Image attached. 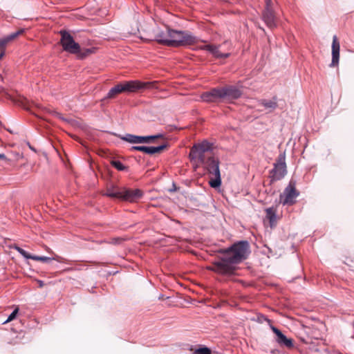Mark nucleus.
<instances>
[{
  "label": "nucleus",
  "instance_id": "1",
  "mask_svg": "<svg viewBox=\"0 0 354 354\" xmlns=\"http://www.w3.org/2000/svg\"><path fill=\"white\" fill-rule=\"evenodd\" d=\"M250 252V246L248 241L235 242L227 248L218 250V253L221 256L213 263V266L209 270L219 274H233L236 266L247 259Z\"/></svg>",
  "mask_w": 354,
  "mask_h": 354
},
{
  "label": "nucleus",
  "instance_id": "2",
  "mask_svg": "<svg viewBox=\"0 0 354 354\" xmlns=\"http://www.w3.org/2000/svg\"><path fill=\"white\" fill-rule=\"evenodd\" d=\"M212 150V144L207 140L195 144L190 149L189 158L197 164L203 165L208 174L213 176L209 184L212 188H218L221 185V177L219 169L220 162L213 156H207L206 153Z\"/></svg>",
  "mask_w": 354,
  "mask_h": 354
},
{
  "label": "nucleus",
  "instance_id": "3",
  "mask_svg": "<svg viewBox=\"0 0 354 354\" xmlns=\"http://www.w3.org/2000/svg\"><path fill=\"white\" fill-rule=\"evenodd\" d=\"M169 39L166 41L167 46L178 47L190 45L197 41V38L189 32L169 30Z\"/></svg>",
  "mask_w": 354,
  "mask_h": 354
},
{
  "label": "nucleus",
  "instance_id": "4",
  "mask_svg": "<svg viewBox=\"0 0 354 354\" xmlns=\"http://www.w3.org/2000/svg\"><path fill=\"white\" fill-rule=\"evenodd\" d=\"M60 44L64 51L71 54H77L80 52V45L76 42L71 34L66 30H60Z\"/></svg>",
  "mask_w": 354,
  "mask_h": 354
},
{
  "label": "nucleus",
  "instance_id": "5",
  "mask_svg": "<svg viewBox=\"0 0 354 354\" xmlns=\"http://www.w3.org/2000/svg\"><path fill=\"white\" fill-rule=\"evenodd\" d=\"M274 167L270 172L271 181H277L282 179L286 174V164L285 152L281 153L274 163Z\"/></svg>",
  "mask_w": 354,
  "mask_h": 354
},
{
  "label": "nucleus",
  "instance_id": "6",
  "mask_svg": "<svg viewBox=\"0 0 354 354\" xmlns=\"http://www.w3.org/2000/svg\"><path fill=\"white\" fill-rule=\"evenodd\" d=\"M163 135L161 133L153 136H136L133 134H126L124 136H121L120 138L126 142L133 144H140V143H151L153 142L156 139L162 138Z\"/></svg>",
  "mask_w": 354,
  "mask_h": 354
},
{
  "label": "nucleus",
  "instance_id": "7",
  "mask_svg": "<svg viewBox=\"0 0 354 354\" xmlns=\"http://www.w3.org/2000/svg\"><path fill=\"white\" fill-rule=\"evenodd\" d=\"M201 97L203 101L208 103L224 101L221 87H215L209 91L203 92Z\"/></svg>",
  "mask_w": 354,
  "mask_h": 354
},
{
  "label": "nucleus",
  "instance_id": "8",
  "mask_svg": "<svg viewBox=\"0 0 354 354\" xmlns=\"http://www.w3.org/2000/svg\"><path fill=\"white\" fill-rule=\"evenodd\" d=\"M299 193L296 190L295 183L290 180L288 185L283 191V195H281V198L284 196V199L281 201L283 205H292L295 202V198L299 196Z\"/></svg>",
  "mask_w": 354,
  "mask_h": 354
},
{
  "label": "nucleus",
  "instance_id": "9",
  "mask_svg": "<svg viewBox=\"0 0 354 354\" xmlns=\"http://www.w3.org/2000/svg\"><path fill=\"white\" fill-rule=\"evenodd\" d=\"M143 196V192L140 189H131L126 187L121 188L120 199L130 203H135Z\"/></svg>",
  "mask_w": 354,
  "mask_h": 354
},
{
  "label": "nucleus",
  "instance_id": "10",
  "mask_svg": "<svg viewBox=\"0 0 354 354\" xmlns=\"http://www.w3.org/2000/svg\"><path fill=\"white\" fill-rule=\"evenodd\" d=\"M270 328L272 331L276 335L275 342L282 347L291 348L294 346L293 340L291 338H288L279 329L270 324Z\"/></svg>",
  "mask_w": 354,
  "mask_h": 354
},
{
  "label": "nucleus",
  "instance_id": "11",
  "mask_svg": "<svg viewBox=\"0 0 354 354\" xmlns=\"http://www.w3.org/2000/svg\"><path fill=\"white\" fill-rule=\"evenodd\" d=\"M221 88L224 100H236L239 98L242 94L241 91L234 85H228L221 87Z\"/></svg>",
  "mask_w": 354,
  "mask_h": 354
},
{
  "label": "nucleus",
  "instance_id": "12",
  "mask_svg": "<svg viewBox=\"0 0 354 354\" xmlns=\"http://www.w3.org/2000/svg\"><path fill=\"white\" fill-rule=\"evenodd\" d=\"M123 92H135L139 89L149 87V82L143 83L138 80L127 81L121 83Z\"/></svg>",
  "mask_w": 354,
  "mask_h": 354
},
{
  "label": "nucleus",
  "instance_id": "13",
  "mask_svg": "<svg viewBox=\"0 0 354 354\" xmlns=\"http://www.w3.org/2000/svg\"><path fill=\"white\" fill-rule=\"evenodd\" d=\"M262 19L269 28L273 29L277 27L275 10H263L262 12Z\"/></svg>",
  "mask_w": 354,
  "mask_h": 354
},
{
  "label": "nucleus",
  "instance_id": "14",
  "mask_svg": "<svg viewBox=\"0 0 354 354\" xmlns=\"http://www.w3.org/2000/svg\"><path fill=\"white\" fill-rule=\"evenodd\" d=\"M339 43L337 40V37L336 35H334L333 37V43H332V61L330 64V67H334L337 66L339 63Z\"/></svg>",
  "mask_w": 354,
  "mask_h": 354
},
{
  "label": "nucleus",
  "instance_id": "15",
  "mask_svg": "<svg viewBox=\"0 0 354 354\" xmlns=\"http://www.w3.org/2000/svg\"><path fill=\"white\" fill-rule=\"evenodd\" d=\"M220 46L207 44L205 45L202 49L209 51L216 58H227L230 56V53H222L219 51Z\"/></svg>",
  "mask_w": 354,
  "mask_h": 354
},
{
  "label": "nucleus",
  "instance_id": "16",
  "mask_svg": "<svg viewBox=\"0 0 354 354\" xmlns=\"http://www.w3.org/2000/svg\"><path fill=\"white\" fill-rule=\"evenodd\" d=\"M169 27H167L165 30H161L156 33L155 35V40L160 44L165 45L167 46V43L166 41H168L169 39V30H170Z\"/></svg>",
  "mask_w": 354,
  "mask_h": 354
},
{
  "label": "nucleus",
  "instance_id": "17",
  "mask_svg": "<svg viewBox=\"0 0 354 354\" xmlns=\"http://www.w3.org/2000/svg\"><path fill=\"white\" fill-rule=\"evenodd\" d=\"M266 217L269 220L270 225L273 227L277 224V215L273 207H269L266 209Z\"/></svg>",
  "mask_w": 354,
  "mask_h": 354
},
{
  "label": "nucleus",
  "instance_id": "18",
  "mask_svg": "<svg viewBox=\"0 0 354 354\" xmlns=\"http://www.w3.org/2000/svg\"><path fill=\"white\" fill-rule=\"evenodd\" d=\"M123 92V88L121 84H118L114 87L111 88L108 93L106 94V96L104 97V99H113L115 97V96Z\"/></svg>",
  "mask_w": 354,
  "mask_h": 354
},
{
  "label": "nucleus",
  "instance_id": "19",
  "mask_svg": "<svg viewBox=\"0 0 354 354\" xmlns=\"http://www.w3.org/2000/svg\"><path fill=\"white\" fill-rule=\"evenodd\" d=\"M104 195L106 196L111 197V198L120 199L121 188L114 187H109L106 189V192L104 194Z\"/></svg>",
  "mask_w": 354,
  "mask_h": 354
},
{
  "label": "nucleus",
  "instance_id": "20",
  "mask_svg": "<svg viewBox=\"0 0 354 354\" xmlns=\"http://www.w3.org/2000/svg\"><path fill=\"white\" fill-rule=\"evenodd\" d=\"M32 260L42 261L44 263H49L52 260H56L59 262H62L63 258L59 256H55V257H54V258H50V257H45V256L33 255Z\"/></svg>",
  "mask_w": 354,
  "mask_h": 354
},
{
  "label": "nucleus",
  "instance_id": "21",
  "mask_svg": "<svg viewBox=\"0 0 354 354\" xmlns=\"http://www.w3.org/2000/svg\"><path fill=\"white\" fill-rule=\"evenodd\" d=\"M260 104L263 105L266 109H269L271 111L275 109L277 107V102L276 101V98L274 97L273 100H261Z\"/></svg>",
  "mask_w": 354,
  "mask_h": 354
},
{
  "label": "nucleus",
  "instance_id": "22",
  "mask_svg": "<svg viewBox=\"0 0 354 354\" xmlns=\"http://www.w3.org/2000/svg\"><path fill=\"white\" fill-rule=\"evenodd\" d=\"M96 50L95 48H86L82 50L80 48V52L78 53L77 55H78L79 58L80 59H84L89 55L94 53Z\"/></svg>",
  "mask_w": 354,
  "mask_h": 354
},
{
  "label": "nucleus",
  "instance_id": "23",
  "mask_svg": "<svg viewBox=\"0 0 354 354\" xmlns=\"http://www.w3.org/2000/svg\"><path fill=\"white\" fill-rule=\"evenodd\" d=\"M131 150H132V151H142V152H144L145 153H147V154H149V155H152L151 146V147H148V146H133L131 148Z\"/></svg>",
  "mask_w": 354,
  "mask_h": 354
},
{
  "label": "nucleus",
  "instance_id": "24",
  "mask_svg": "<svg viewBox=\"0 0 354 354\" xmlns=\"http://www.w3.org/2000/svg\"><path fill=\"white\" fill-rule=\"evenodd\" d=\"M111 165L115 167L118 171H127L128 167L122 164V162L117 160H113L111 161Z\"/></svg>",
  "mask_w": 354,
  "mask_h": 354
},
{
  "label": "nucleus",
  "instance_id": "25",
  "mask_svg": "<svg viewBox=\"0 0 354 354\" xmlns=\"http://www.w3.org/2000/svg\"><path fill=\"white\" fill-rule=\"evenodd\" d=\"M24 32L23 29H21L17 32H12L8 35L5 36L3 37L4 40L6 41V44H8L10 41H12L15 38H17L19 35H21Z\"/></svg>",
  "mask_w": 354,
  "mask_h": 354
},
{
  "label": "nucleus",
  "instance_id": "26",
  "mask_svg": "<svg viewBox=\"0 0 354 354\" xmlns=\"http://www.w3.org/2000/svg\"><path fill=\"white\" fill-rule=\"evenodd\" d=\"M15 249L21 255L23 256L25 259H32V257H33V255L28 253V252H26V250H24V249H22L21 248L19 247V246H15Z\"/></svg>",
  "mask_w": 354,
  "mask_h": 354
},
{
  "label": "nucleus",
  "instance_id": "27",
  "mask_svg": "<svg viewBox=\"0 0 354 354\" xmlns=\"http://www.w3.org/2000/svg\"><path fill=\"white\" fill-rule=\"evenodd\" d=\"M168 144L167 142H165L159 146L157 147H153L151 146V150H152V155L155 154L156 153H160L166 148H167Z\"/></svg>",
  "mask_w": 354,
  "mask_h": 354
},
{
  "label": "nucleus",
  "instance_id": "28",
  "mask_svg": "<svg viewBox=\"0 0 354 354\" xmlns=\"http://www.w3.org/2000/svg\"><path fill=\"white\" fill-rule=\"evenodd\" d=\"M211 350L206 346L200 347L194 351V354H211Z\"/></svg>",
  "mask_w": 354,
  "mask_h": 354
},
{
  "label": "nucleus",
  "instance_id": "29",
  "mask_svg": "<svg viewBox=\"0 0 354 354\" xmlns=\"http://www.w3.org/2000/svg\"><path fill=\"white\" fill-rule=\"evenodd\" d=\"M265 8L263 10H274V2L272 0H264Z\"/></svg>",
  "mask_w": 354,
  "mask_h": 354
},
{
  "label": "nucleus",
  "instance_id": "30",
  "mask_svg": "<svg viewBox=\"0 0 354 354\" xmlns=\"http://www.w3.org/2000/svg\"><path fill=\"white\" fill-rule=\"evenodd\" d=\"M257 321L260 324H262L264 322H266L268 323L269 325L272 324L271 320L269 319L266 315H262V314H259L257 315Z\"/></svg>",
  "mask_w": 354,
  "mask_h": 354
},
{
  "label": "nucleus",
  "instance_id": "31",
  "mask_svg": "<svg viewBox=\"0 0 354 354\" xmlns=\"http://www.w3.org/2000/svg\"><path fill=\"white\" fill-rule=\"evenodd\" d=\"M19 308H16L11 314L8 316V319L3 322V324H6L15 319L18 314Z\"/></svg>",
  "mask_w": 354,
  "mask_h": 354
},
{
  "label": "nucleus",
  "instance_id": "32",
  "mask_svg": "<svg viewBox=\"0 0 354 354\" xmlns=\"http://www.w3.org/2000/svg\"><path fill=\"white\" fill-rule=\"evenodd\" d=\"M124 239L120 237L113 238L111 240V243L114 245H120L123 242Z\"/></svg>",
  "mask_w": 354,
  "mask_h": 354
},
{
  "label": "nucleus",
  "instance_id": "33",
  "mask_svg": "<svg viewBox=\"0 0 354 354\" xmlns=\"http://www.w3.org/2000/svg\"><path fill=\"white\" fill-rule=\"evenodd\" d=\"M6 41L3 38L0 39V48H4L6 46Z\"/></svg>",
  "mask_w": 354,
  "mask_h": 354
},
{
  "label": "nucleus",
  "instance_id": "34",
  "mask_svg": "<svg viewBox=\"0 0 354 354\" xmlns=\"http://www.w3.org/2000/svg\"><path fill=\"white\" fill-rule=\"evenodd\" d=\"M7 158L4 153H0V159L6 160Z\"/></svg>",
  "mask_w": 354,
  "mask_h": 354
},
{
  "label": "nucleus",
  "instance_id": "35",
  "mask_svg": "<svg viewBox=\"0 0 354 354\" xmlns=\"http://www.w3.org/2000/svg\"><path fill=\"white\" fill-rule=\"evenodd\" d=\"M4 55H5V51L2 50L0 53V59H1L3 57Z\"/></svg>",
  "mask_w": 354,
  "mask_h": 354
},
{
  "label": "nucleus",
  "instance_id": "36",
  "mask_svg": "<svg viewBox=\"0 0 354 354\" xmlns=\"http://www.w3.org/2000/svg\"><path fill=\"white\" fill-rule=\"evenodd\" d=\"M39 286L40 288L44 286V282L42 281H39Z\"/></svg>",
  "mask_w": 354,
  "mask_h": 354
}]
</instances>
